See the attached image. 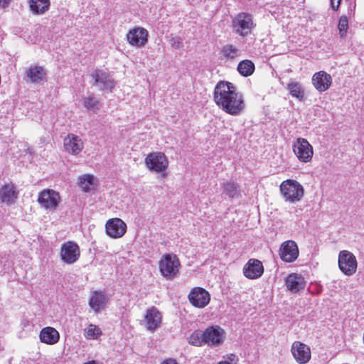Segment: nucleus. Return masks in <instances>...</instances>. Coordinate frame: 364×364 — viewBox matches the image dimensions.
<instances>
[{"label":"nucleus","mask_w":364,"mask_h":364,"mask_svg":"<svg viewBox=\"0 0 364 364\" xmlns=\"http://www.w3.org/2000/svg\"><path fill=\"white\" fill-rule=\"evenodd\" d=\"M213 99L217 106L225 113L238 115L245 108V101L241 93L232 83L219 81L214 89Z\"/></svg>","instance_id":"nucleus-1"},{"label":"nucleus","mask_w":364,"mask_h":364,"mask_svg":"<svg viewBox=\"0 0 364 364\" xmlns=\"http://www.w3.org/2000/svg\"><path fill=\"white\" fill-rule=\"evenodd\" d=\"M181 262L175 254H164L159 261L161 274L167 280H172L179 274Z\"/></svg>","instance_id":"nucleus-2"},{"label":"nucleus","mask_w":364,"mask_h":364,"mask_svg":"<svg viewBox=\"0 0 364 364\" xmlns=\"http://www.w3.org/2000/svg\"><path fill=\"white\" fill-rule=\"evenodd\" d=\"M144 163L149 171L161 173L162 178L167 176L166 170L169 162L164 152L154 151L148 154L144 159Z\"/></svg>","instance_id":"nucleus-3"},{"label":"nucleus","mask_w":364,"mask_h":364,"mask_svg":"<svg viewBox=\"0 0 364 364\" xmlns=\"http://www.w3.org/2000/svg\"><path fill=\"white\" fill-rule=\"evenodd\" d=\"M232 26L233 31L237 34L245 37L250 34L255 24L254 23L252 14L246 12H240L232 18Z\"/></svg>","instance_id":"nucleus-4"},{"label":"nucleus","mask_w":364,"mask_h":364,"mask_svg":"<svg viewBox=\"0 0 364 364\" xmlns=\"http://www.w3.org/2000/svg\"><path fill=\"white\" fill-rule=\"evenodd\" d=\"M279 189L285 200L291 203L299 201L304 196L303 186L293 179L282 181Z\"/></svg>","instance_id":"nucleus-5"},{"label":"nucleus","mask_w":364,"mask_h":364,"mask_svg":"<svg viewBox=\"0 0 364 364\" xmlns=\"http://www.w3.org/2000/svg\"><path fill=\"white\" fill-rule=\"evenodd\" d=\"M338 267L347 276H351L356 272L358 262L355 256L348 250H342L338 255Z\"/></svg>","instance_id":"nucleus-6"},{"label":"nucleus","mask_w":364,"mask_h":364,"mask_svg":"<svg viewBox=\"0 0 364 364\" xmlns=\"http://www.w3.org/2000/svg\"><path fill=\"white\" fill-rule=\"evenodd\" d=\"M292 149L298 160L303 163L310 162L314 155V149L307 139L298 138L293 144Z\"/></svg>","instance_id":"nucleus-7"},{"label":"nucleus","mask_w":364,"mask_h":364,"mask_svg":"<svg viewBox=\"0 0 364 364\" xmlns=\"http://www.w3.org/2000/svg\"><path fill=\"white\" fill-rule=\"evenodd\" d=\"M190 304L198 309H203L210 301V294L205 289L200 287L192 288L188 294Z\"/></svg>","instance_id":"nucleus-8"},{"label":"nucleus","mask_w":364,"mask_h":364,"mask_svg":"<svg viewBox=\"0 0 364 364\" xmlns=\"http://www.w3.org/2000/svg\"><path fill=\"white\" fill-rule=\"evenodd\" d=\"M61 200L58 192L53 189H44L39 193L38 202L46 209L55 210Z\"/></svg>","instance_id":"nucleus-9"},{"label":"nucleus","mask_w":364,"mask_h":364,"mask_svg":"<svg viewBox=\"0 0 364 364\" xmlns=\"http://www.w3.org/2000/svg\"><path fill=\"white\" fill-rule=\"evenodd\" d=\"M291 353L294 359L299 364H306L311 359V348L299 341L292 343Z\"/></svg>","instance_id":"nucleus-10"},{"label":"nucleus","mask_w":364,"mask_h":364,"mask_svg":"<svg viewBox=\"0 0 364 364\" xmlns=\"http://www.w3.org/2000/svg\"><path fill=\"white\" fill-rule=\"evenodd\" d=\"M60 258L66 264H73L80 256V250L78 245L73 241L64 242L60 247Z\"/></svg>","instance_id":"nucleus-11"},{"label":"nucleus","mask_w":364,"mask_h":364,"mask_svg":"<svg viewBox=\"0 0 364 364\" xmlns=\"http://www.w3.org/2000/svg\"><path fill=\"white\" fill-rule=\"evenodd\" d=\"M149 33L143 27H134L130 29L127 34V41L132 46L143 47L148 41Z\"/></svg>","instance_id":"nucleus-12"},{"label":"nucleus","mask_w":364,"mask_h":364,"mask_svg":"<svg viewBox=\"0 0 364 364\" xmlns=\"http://www.w3.org/2000/svg\"><path fill=\"white\" fill-rule=\"evenodd\" d=\"M105 230L107 235L112 238H120L127 232V225L120 218L109 219L105 224Z\"/></svg>","instance_id":"nucleus-13"},{"label":"nucleus","mask_w":364,"mask_h":364,"mask_svg":"<svg viewBox=\"0 0 364 364\" xmlns=\"http://www.w3.org/2000/svg\"><path fill=\"white\" fill-rule=\"evenodd\" d=\"M279 252L281 259L288 263L294 262L299 254L298 246L293 240L284 242L281 245Z\"/></svg>","instance_id":"nucleus-14"},{"label":"nucleus","mask_w":364,"mask_h":364,"mask_svg":"<svg viewBox=\"0 0 364 364\" xmlns=\"http://www.w3.org/2000/svg\"><path fill=\"white\" fill-rule=\"evenodd\" d=\"M264 268L262 262L257 259L251 258L244 265L242 272L244 276L250 279H257L264 273Z\"/></svg>","instance_id":"nucleus-15"},{"label":"nucleus","mask_w":364,"mask_h":364,"mask_svg":"<svg viewBox=\"0 0 364 364\" xmlns=\"http://www.w3.org/2000/svg\"><path fill=\"white\" fill-rule=\"evenodd\" d=\"M225 331L219 326H211L204 331L205 343L215 346L223 343Z\"/></svg>","instance_id":"nucleus-16"},{"label":"nucleus","mask_w":364,"mask_h":364,"mask_svg":"<svg viewBox=\"0 0 364 364\" xmlns=\"http://www.w3.org/2000/svg\"><path fill=\"white\" fill-rule=\"evenodd\" d=\"M312 84L316 90L323 92L331 86L332 77L326 72L321 70L313 75Z\"/></svg>","instance_id":"nucleus-17"},{"label":"nucleus","mask_w":364,"mask_h":364,"mask_svg":"<svg viewBox=\"0 0 364 364\" xmlns=\"http://www.w3.org/2000/svg\"><path fill=\"white\" fill-rule=\"evenodd\" d=\"M63 145L65 151L73 155L80 154L84 146L82 139L73 134H68L65 137Z\"/></svg>","instance_id":"nucleus-18"},{"label":"nucleus","mask_w":364,"mask_h":364,"mask_svg":"<svg viewBox=\"0 0 364 364\" xmlns=\"http://www.w3.org/2000/svg\"><path fill=\"white\" fill-rule=\"evenodd\" d=\"M18 191L15 184L8 183L0 188V200L6 204L14 203L18 198Z\"/></svg>","instance_id":"nucleus-19"},{"label":"nucleus","mask_w":364,"mask_h":364,"mask_svg":"<svg viewBox=\"0 0 364 364\" xmlns=\"http://www.w3.org/2000/svg\"><path fill=\"white\" fill-rule=\"evenodd\" d=\"M145 321L147 329L153 331L160 326L161 314L156 307L153 306L147 309L145 315Z\"/></svg>","instance_id":"nucleus-20"},{"label":"nucleus","mask_w":364,"mask_h":364,"mask_svg":"<svg viewBox=\"0 0 364 364\" xmlns=\"http://www.w3.org/2000/svg\"><path fill=\"white\" fill-rule=\"evenodd\" d=\"M39 338L43 343L54 345L59 341L60 334L53 327L47 326L41 330Z\"/></svg>","instance_id":"nucleus-21"},{"label":"nucleus","mask_w":364,"mask_h":364,"mask_svg":"<svg viewBox=\"0 0 364 364\" xmlns=\"http://www.w3.org/2000/svg\"><path fill=\"white\" fill-rule=\"evenodd\" d=\"M107 301V298L103 291H95L89 299V306L95 312L102 309Z\"/></svg>","instance_id":"nucleus-22"},{"label":"nucleus","mask_w":364,"mask_h":364,"mask_svg":"<svg viewBox=\"0 0 364 364\" xmlns=\"http://www.w3.org/2000/svg\"><path fill=\"white\" fill-rule=\"evenodd\" d=\"M91 76L95 85H101L103 87H112L114 86V81L111 79L109 74L102 70H95Z\"/></svg>","instance_id":"nucleus-23"},{"label":"nucleus","mask_w":364,"mask_h":364,"mask_svg":"<svg viewBox=\"0 0 364 364\" xmlns=\"http://www.w3.org/2000/svg\"><path fill=\"white\" fill-rule=\"evenodd\" d=\"M26 77L33 83H38L46 77V71L42 66H31L26 72Z\"/></svg>","instance_id":"nucleus-24"},{"label":"nucleus","mask_w":364,"mask_h":364,"mask_svg":"<svg viewBox=\"0 0 364 364\" xmlns=\"http://www.w3.org/2000/svg\"><path fill=\"white\" fill-rule=\"evenodd\" d=\"M287 288L294 292H298L305 287L304 278L297 274H291L286 280Z\"/></svg>","instance_id":"nucleus-25"},{"label":"nucleus","mask_w":364,"mask_h":364,"mask_svg":"<svg viewBox=\"0 0 364 364\" xmlns=\"http://www.w3.org/2000/svg\"><path fill=\"white\" fill-rule=\"evenodd\" d=\"M31 11L35 15H42L47 12L50 6V0H29Z\"/></svg>","instance_id":"nucleus-26"},{"label":"nucleus","mask_w":364,"mask_h":364,"mask_svg":"<svg viewBox=\"0 0 364 364\" xmlns=\"http://www.w3.org/2000/svg\"><path fill=\"white\" fill-rule=\"evenodd\" d=\"M255 69L254 63L250 60H243L240 61L238 65L237 70L239 73L244 76L248 77L252 75Z\"/></svg>","instance_id":"nucleus-27"},{"label":"nucleus","mask_w":364,"mask_h":364,"mask_svg":"<svg viewBox=\"0 0 364 364\" xmlns=\"http://www.w3.org/2000/svg\"><path fill=\"white\" fill-rule=\"evenodd\" d=\"M78 185L85 192H89L94 188L95 177L91 174H85L78 178Z\"/></svg>","instance_id":"nucleus-28"},{"label":"nucleus","mask_w":364,"mask_h":364,"mask_svg":"<svg viewBox=\"0 0 364 364\" xmlns=\"http://www.w3.org/2000/svg\"><path fill=\"white\" fill-rule=\"evenodd\" d=\"M223 193L230 198H234L240 193L237 184L233 181H227L222 185Z\"/></svg>","instance_id":"nucleus-29"},{"label":"nucleus","mask_w":364,"mask_h":364,"mask_svg":"<svg viewBox=\"0 0 364 364\" xmlns=\"http://www.w3.org/2000/svg\"><path fill=\"white\" fill-rule=\"evenodd\" d=\"M287 88L289 90L290 95L299 100L301 101L304 97V91L301 85L296 82H290L287 84Z\"/></svg>","instance_id":"nucleus-30"},{"label":"nucleus","mask_w":364,"mask_h":364,"mask_svg":"<svg viewBox=\"0 0 364 364\" xmlns=\"http://www.w3.org/2000/svg\"><path fill=\"white\" fill-rule=\"evenodd\" d=\"M102 335L101 328L95 324H89L84 329V336L88 340H97Z\"/></svg>","instance_id":"nucleus-31"},{"label":"nucleus","mask_w":364,"mask_h":364,"mask_svg":"<svg viewBox=\"0 0 364 364\" xmlns=\"http://www.w3.org/2000/svg\"><path fill=\"white\" fill-rule=\"evenodd\" d=\"M221 54L225 58L232 60L239 55V50L236 46L228 44L223 47Z\"/></svg>","instance_id":"nucleus-32"},{"label":"nucleus","mask_w":364,"mask_h":364,"mask_svg":"<svg viewBox=\"0 0 364 364\" xmlns=\"http://www.w3.org/2000/svg\"><path fill=\"white\" fill-rule=\"evenodd\" d=\"M189 343L196 346H201L205 343L204 331L196 330L189 337Z\"/></svg>","instance_id":"nucleus-33"},{"label":"nucleus","mask_w":364,"mask_h":364,"mask_svg":"<svg viewBox=\"0 0 364 364\" xmlns=\"http://www.w3.org/2000/svg\"><path fill=\"white\" fill-rule=\"evenodd\" d=\"M338 28L339 30V35L341 38L344 37L348 28V20L346 16H342L338 21Z\"/></svg>","instance_id":"nucleus-34"},{"label":"nucleus","mask_w":364,"mask_h":364,"mask_svg":"<svg viewBox=\"0 0 364 364\" xmlns=\"http://www.w3.org/2000/svg\"><path fill=\"white\" fill-rule=\"evenodd\" d=\"M99 102L94 97H87L84 101V105L87 109H93L97 107Z\"/></svg>","instance_id":"nucleus-35"},{"label":"nucleus","mask_w":364,"mask_h":364,"mask_svg":"<svg viewBox=\"0 0 364 364\" xmlns=\"http://www.w3.org/2000/svg\"><path fill=\"white\" fill-rule=\"evenodd\" d=\"M225 358V360H227L228 361L229 363H230L231 364L234 363V364H237V363L238 362V358L236 355L233 354V353H230V354H228L226 356L224 357Z\"/></svg>","instance_id":"nucleus-36"},{"label":"nucleus","mask_w":364,"mask_h":364,"mask_svg":"<svg viewBox=\"0 0 364 364\" xmlns=\"http://www.w3.org/2000/svg\"><path fill=\"white\" fill-rule=\"evenodd\" d=\"M341 0H331V8L334 11H338L340 5H341Z\"/></svg>","instance_id":"nucleus-37"},{"label":"nucleus","mask_w":364,"mask_h":364,"mask_svg":"<svg viewBox=\"0 0 364 364\" xmlns=\"http://www.w3.org/2000/svg\"><path fill=\"white\" fill-rule=\"evenodd\" d=\"M11 1V0H0V7L3 9L7 7Z\"/></svg>","instance_id":"nucleus-38"},{"label":"nucleus","mask_w":364,"mask_h":364,"mask_svg":"<svg viewBox=\"0 0 364 364\" xmlns=\"http://www.w3.org/2000/svg\"><path fill=\"white\" fill-rule=\"evenodd\" d=\"M161 364H178V363L173 358H168L164 360Z\"/></svg>","instance_id":"nucleus-39"},{"label":"nucleus","mask_w":364,"mask_h":364,"mask_svg":"<svg viewBox=\"0 0 364 364\" xmlns=\"http://www.w3.org/2000/svg\"><path fill=\"white\" fill-rule=\"evenodd\" d=\"M217 364H231V363L227 360H222V361L218 362Z\"/></svg>","instance_id":"nucleus-40"},{"label":"nucleus","mask_w":364,"mask_h":364,"mask_svg":"<svg viewBox=\"0 0 364 364\" xmlns=\"http://www.w3.org/2000/svg\"><path fill=\"white\" fill-rule=\"evenodd\" d=\"M84 364H97V363L95 360H91Z\"/></svg>","instance_id":"nucleus-41"},{"label":"nucleus","mask_w":364,"mask_h":364,"mask_svg":"<svg viewBox=\"0 0 364 364\" xmlns=\"http://www.w3.org/2000/svg\"><path fill=\"white\" fill-rule=\"evenodd\" d=\"M178 44H181V42H178ZM177 47H179V45H178Z\"/></svg>","instance_id":"nucleus-42"}]
</instances>
